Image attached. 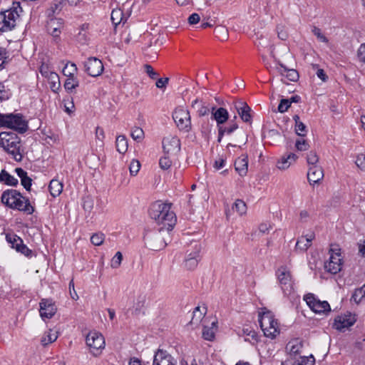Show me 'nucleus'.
Returning <instances> with one entry per match:
<instances>
[{
  "instance_id": "nucleus-1",
  "label": "nucleus",
  "mask_w": 365,
  "mask_h": 365,
  "mask_svg": "<svg viewBox=\"0 0 365 365\" xmlns=\"http://www.w3.org/2000/svg\"><path fill=\"white\" fill-rule=\"evenodd\" d=\"M149 215L158 224L163 225L162 227L173 230L176 222V216L171 210V203L162 201L153 202L149 209Z\"/></svg>"
},
{
  "instance_id": "nucleus-2",
  "label": "nucleus",
  "mask_w": 365,
  "mask_h": 365,
  "mask_svg": "<svg viewBox=\"0 0 365 365\" xmlns=\"http://www.w3.org/2000/svg\"><path fill=\"white\" fill-rule=\"evenodd\" d=\"M1 200L6 207L24 212L27 215H32L35 210L29 199L23 196L16 190L9 189L4 191L1 194Z\"/></svg>"
},
{
  "instance_id": "nucleus-3",
  "label": "nucleus",
  "mask_w": 365,
  "mask_h": 365,
  "mask_svg": "<svg viewBox=\"0 0 365 365\" xmlns=\"http://www.w3.org/2000/svg\"><path fill=\"white\" fill-rule=\"evenodd\" d=\"M165 227H160L156 230L146 231L144 235L145 245L150 250L159 251L165 247L168 242L170 241V232Z\"/></svg>"
},
{
  "instance_id": "nucleus-4",
  "label": "nucleus",
  "mask_w": 365,
  "mask_h": 365,
  "mask_svg": "<svg viewBox=\"0 0 365 365\" xmlns=\"http://www.w3.org/2000/svg\"><path fill=\"white\" fill-rule=\"evenodd\" d=\"M0 147L7 153L12 155L16 161H21L22 160L21 139L15 133H0Z\"/></svg>"
},
{
  "instance_id": "nucleus-5",
  "label": "nucleus",
  "mask_w": 365,
  "mask_h": 365,
  "mask_svg": "<svg viewBox=\"0 0 365 365\" xmlns=\"http://www.w3.org/2000/svg\"><path fill=\"white\" fill-rule=\"evenodd\" d=\"M23 11L20 3L14 1L11 6L0 15V31L5 32L12 30Z\"/></svg>"
},
{
  "instance_id": "nucleus-6",
  "label": "nucleus",
  "mask_w": 365,
  "mask_h": 365,
  "mask_svg": "<svg viewBox=\"0 0 365 365\" xmlns=\"http://www.w3.org/2000/svg\"><path fill=\"white\" fill-rule=\"evenodd\" d=\"M259 323L265 336L274 339L279 334V324L270 311L259 314Z\"/></svg>"
},
{
  "instance_id": "nucleus-7",
  "label": "nucleus",
  "mask_w": 365,
  "mask_h": 365,
  "mask_svg": "<svg viewBox=\"0 0 365 365\" xmlns=\"http://www.w3.org/2000/svg\"><path fill=\"white\" fill-rule=\"evenodd\" d=\"M0 127L11 128L20 133H25L28 129L27 123L24 120L23 115L20 113H0Z\"/></svg>"
},
{
  "instance_id": "nucleus-8",
  "label": "nucleus",
  "mask_w": 365,
  "mask_h": 365,
  "mask_svg": "<svg viewBox=\"0 0 365 365\" xmlns=\"http://www.w3.org/2000/svg\"><path fill=\"white\" fill-rule=\"evenodd\" d=\"M329 260L324 263V269L331 274H337L342 267L341 249L338 245H331L329 250Z\"/></svg>"
},
{
  "instance_id": "nucleus-9",
  "label": "nucleus",
  "mask_w": 365,
  "mask_h": 365,
  "mask_svg": "<svg viewBox=\"0 0 365 365\" xmlns=\"http://www.w3.org/2000/svg\"><path fill=\"white\" fill-rule=\"evenodd\" d=\"M173 118L178 128L185 133H188L191 130V119L189 111L182 108H177L173 113Z\"/></svg>"
},
{
  "instance_id": "nucleus-10",
  "label": "nucleus",
  "mask_w": 365,
  "mask_h": 365,
  "mask_svg": "<svg viewBox=\"0 0 365 365\" xmlns=\"http://www.w3.org/2000/svg\"><path fill=\"white\" fill-rule=\"evenodd\" d=\"M86 344L91 352L97 356L100 351L105 347V339L103 335L96 331H90L86 339Z\"/></svg>"
},
{
  "instance_id": "nucleus-11",
  "label": "nucleus",
  "mask_w": 365,
  "mask_h": 365,
  "mask_svg": "<svg viewBox=\"0 0 365 365\" xmlns=\"http://www.w3.org/2000/svg\"><path fill=\"white\" fill-rule=\"evenodd\" d=\"M277 276L284 294L289 295L294 289L290 272L286 267H281L277 271Z\"/></svg>"
},
{
  "instance_id": "nucleus-12",
  "label": "nucleus",
  "mask_w": 365,
  "mask_h": 365,
  "mask_svg": "<svg viewBox=\"0 0 365 365\" xmlns=\"http://www.w3.org/2000/svg\"><path fill=\"white\" fill-rule=\"evenodd\" d=\"M304 300L309 308L315 313H326L331 311L330 306L327 301L317 299L313 294H308L304 296Z\"/></svg>"
},
{
  "instance_id": "nucleus-13",
  "label": "nucleus",
  "mask_w": 365,
  "mask_h": 365,
  "mask_svg": "<svg viewBox=\"0 0 365 365\" xmlns=\"http://www.w3.org/2000/svg\"><path fill=\"white\" fill-rule=\"evenodd\" d=\"M356 319L354 314L348 312L344 314L337 316L332 324L333 328L340 331H344L346 329L354 325Z\"/></svg>"
},
{
  "instance_id": "nucleus-14",
  "label": "nucleus",
  "mask_w": 365,
  "mask_h": 365,
  "mask_svg": "<svg viewBox=\"0 0 365 365\" xmlns=\"http://www.w3.org/2000/svg\"><path fill=\"white\" fill-rule=\"evenodd\" d=\"M192 248V250L187 251V255L185 259V265L188 269H195L200 260V252L201 245L197 242H195Z\"/></svg>"
},
{
  "instance_id": "nucleus-15",
  "label": "nucleus",
  "mask_w": 365,
  "mask_h": 365,
  "mask_svg": "<svg viewBox=\"0 0 365 365\" xmlns=\"http://www.w3.org/2000/svg\"><path fill=\"white\" fill-rule=\"evenodd\" d=\"M6 241L11 245V247L17 252L23 254L26 257H30L32 251L27 247L21 237L15 234H7L6 236Z\"/></svg>"
},
{
  "instance_id": "nucleus-16",
  "label": "nucleus",
  "mask_w": 365,
  "mask_h": 365,
  "mask_svg": "<svg viewBox=\"0 0 365 365\" xmlns=\"http://www.w3.org/2000/svg\"><path fill=\"white\" fill-rule=\"evenodd\" d=\"M86 72L92 77L100 76L103 71V65L101 61L96 57L88 58L84 63Z\"/></svg>"
},
{
  "instance_id": "nucleus-17",
  "label": "nucleus",
  "mask_w": 365,
  "mask_h": 365,
  "mask_svg": "<svg viewBox=\"0 0 365 365\" xmlns=\"http://www.w3.org/2000/svg\"><path fill=\"white\" fill-rule=\"evenodd\" d=\"M39 307L40 316L43 319L52 318L57 311L55 303L50 299H42Z\"/></svg>"
},
{
  "instance_id": "nucleus-18",
  "label": "nucleus",
  "mask_w": 365,
  "mask_h": 365,
  "mask_svg": "<svg viewBox=\"0 0 365 365\" xmlns=\"http://www.w3.org/2000/svg\"><path fill=\"white\" fill-rule=\"evenodd\" d=\"M163 148L166 154L177 153L180 150V141L176 136H167L163 140Z\"/></svg>"
},
{
  "instance_id": "nucleus-19",
  "label": "nucleus",
  "mask_w": 365,
  "mask_h": 365,
  "mask_svg": "<svg viewBox=\"0 0 365 365\" xmlns=\"http://www.w3.org/2000/svg\"><path fill=\"white\" fill-rule=\"evenodd\" d=\"M234 107L237 110V113L241 119L245 123H250L252 120V115L250 114L251 108L245 103L241 100H237L234 102Z\"/></svg>"
},
{
  "instance_id": "nucleus-20",
  "label": "nucleus",
  "mask_w": 365,
  "mask_h": 365,
  "mask_svg": "<svg viewBox=\"0 0 365 365\" xmlns=\"http://www.w3.org/2000/svg\"><path fill=\"white\" fill-rule=\"evenodd\" d=\"M324 178V170L319 165L309 166L307 179L310 185L319 183Z\"/></svg>"
},
{
  "instance_id": "nucleus-21",
  "label": "nucleus",
  "mask_w": 365,
  "mask_h": 365,
  "mask_svg": "<svg viewBox=\"0 0 365 365\" xmlns=\"http://www.w3.org/2000/svg\"><path fill=\"white\" fill-rule=\"evenodd\" d=\"M153 365H175L172 362V356L166 351L158 349L153 359Z\"/></svg>"
},
{
  "instance_id": "nucleus-22",
  "label": "nucleus",
  "mask_w": 365,
  "mask_h": 365,
  "mask_svg": "<svg viewBox=\"0 0 365 365\" xmlns=\"http://www.w3.org/2000/svg\"><path fill=\"white\" fill-rule=\"evenodd\" d=\"M211 114L212 119L216 120L217 125L225 123L229 118V113L224 108H216L215 106H212Z\"/></svg>"
},
{
  "instance_id": "nucleus-23",
  "label": "nucleus",
  "mask_w": 365,
  "mask_h": 365,
  "mask_svg": "<svg viewBox=\"0 0 365 365\" xmlns=\"http://www.w3.org/2000/svg\"><path fill=\"white\" fill-rule=\"evenodd\" d=\"M297 158L298 156L293 153L284 155L282 156L280 159L277 161V166L280 170H286L292 164L295 163Z\"/></svg>"
},
{
  "instance_id": "nucleus-24",
  "label": "nucleus",
  "mask_w": 365,
  "mask_h": 365,
  "mask_svg": "<svg viewBox=\"0 0 365 365\" xmlns=\"http://www.w3.org/2000/svg\"><path fill=\"white\" fill-rule=\"evenodd\" d=\"M314 239V232H310L304 236L300 237L297 241L296 249L301 251H306L311 246Z\"/></svg>"
},
{
  "instance_id": "nucleus-25",
  "label": "nucleus",
  "mask_w": 365,
  "mask_h": 365,
  "mask_svg": "<svg viewBox=\"0 0 365 365\" xmlns=\"http://www.w3.org/2000/svg\"><path fill=\"white\" fill-rule=\"evenodd\" d=\"M235 168L240 176L246 175L248 170L247 157L242 155L238 158L235 162Z\"/></svg>"
},
{
  "instance_id": "nucleus-26",
  "label": "nucleus",
  "mask_w": 365,
  "mask_h": 365,
  "mask_svg": "<svg viewBox=\"0 0 365 365\" xmlns=\"http://www.w3.org/2000/svg\"><path fill=\"white\" fill-rule=\"evenodd\" d=\"M277 69L280 75L286 77L289 81L295 82L299 79V73L295 69H289L282 64H279V67Z\"/></svg>"
},
{
  "instance_id": "nucleus-27",
  "label": "nucleus",
  "mask_w": 365,
  "mask_h": 365,
  "mask_svg": "<svg viewBox=\"0 0 365 365\" xmlns=\"http://www.w3.org/2000/svg\"><path fill=\"white\" fill-rule=\"evenodd\" d=\"M63 20L61 19L51 18L48 22V31L53 36L58 37L60 34V29L62 26Z\"/></svg>"
},
{
  "instance_id": "nucleus-28",
  "label": "nucleus",
  "mask_w": 365,
  "mask_h": 365,
  "mask_svg": "<svg viewBox=\"0 0 365 365\" xmlns=\"http://www.w3.org/2000/svg\"><path fill=\"white\" fill-rule=\"evenodd\" d=\"M206 312L207 308L205 307H203L202 309H201L200 307H195L192 312V317L190 323L195 326L199 325L202 322Z\"/></svg>"
},
{
  "instance_id": "nucleus-29",
  "label": "nucleus",
  "mask_w": 365,
  "mask_h": 365,
  "mask_svg": "<svg viewBox=\"0 0 365 365\" xmlns=\"http://www.w3.org/2000/svg\"><path fill=\"white\" fill-rule=\"evenodd\" d=\"M302 344L298 339L290 341L286 346V350L290 355L296 356L301 352Z\"/></svg>"
},
{
  "instance_id": "nucleus-30",
  "label": "nucleus",
  "mask_w": 365,
  "mask_h": 365,
  "mask_svg": "<svg viewBox=\"0 0 365 365\" xmlns=\"http://www.w3.org/2000/svg\"><path fill=\"white\" fill-rule=\"evenodd\" d=\"M217 322L216 320L211 322V327L203 324L202 337L205 340L212 341L215 337V331L217 329Z\"/></svg>"
},
{
  "instance_id": "nucleus-31",
  "label": "nucleus",
  "mask_w": 365,
  "mask_h": 365,
  "mask_svg": "<svg viewBox=\"0 0 365 365\" xmlns=\"http://www.w3.org/2000/svg\"><path fill=\"white\" fill-rule=\"evenodd\" d=\"M48 189L53 197H57L63 190V184L58 180L53 179L49 183Z\"/></svg>"
},
{
  "instance_id": "nucleus-32",
  "label": "nucleus",
  "mask_w": 365,
  "mask_h": 365,
  "mask_svg": "<svg viewBox=\"0 0 365 365\" xmlns=\"http://www.w3.org/2000/svg\"><path fill=\"white\" fill-rule=\"evenodd\" d=\"M0 182L9 186H16L19 182L16 178L11 175L5 170H2L0 173Z\"/></svg>"
},
{
  "instance_id": "nucleus-33",
  "label": "nucleus",
  "mask_w": 365,
  "mask_h": 365,
  "mask_svg": "<svg viewBox=\"0 0 365 365\" xmlns=\"http://www.w3.org/2000/svg\"><path fill=\"white\" fill-rule=\"evenodd\" d=\"M48 80L51 90L54 93H58L61 88V83L58 75L56 73H50Z\"/></svg>"
},
{
  "instance_id": "nucleus-34",
  "label": "nucleus",
  "mask_w": 365,
  "mask_h": 365,
  "mask_svg": "<svg viewBox=\"0 0 365 365\" xmlns=\"http://www.w3.org/2000/svg\"><path fill=\"white\" fill-rule=\"evenodd\" d=\"M116 150L120 153H125L128 147V140L125 135H118L115 140Z\"/></svg>"
},
{
  "instance_id": "nucleus-35",
  "label": "nucleus",
  "mask_w": 365,
  "mask_h": 365,
  "mask_svg": "<svg viewBox=\"0 0 365 365\" xmlns=\"http://www.w3.org/2000/svg\"><path fill=\"white\" fill-rule=\"evenodd\" d=\"M58 338L56 332H53L51 330L46 332L41 339V344L46 346L52 342H54Z\"/></svg>"
},
{
  "instance_id": "nucleus-36",
  "label": "nucleus",
  "mask_w": 365,
  "mask_h": 365,
  "mask_svg": "<svg viewBox=\"0 0 365 365\" xmlns=\"http://www.w3.org/2000/svg\"><path fill=\"white\" fill-rule=\"evenodd\" d=\"M79 86V81L77 78L74 76L67 77L64 83V88L68 92H72L73 89Z\"/></svg>"
},
{
  "instance_id": "nucleus-37",
  "label": "nucleus",
  "mask_w": 365,
  "mask_h": 365,
  "mask_svg": "<svg viewBox=\"0 0 365 365\" xmlns=\"http://www.w3.org/2000/svg\"><path fill=\"white\" fill-rule=\"evenodd\" d=\"M77 71V66L74 63L68 62L63 68V73L67 77H71L74 76Z\"/></svg>"
},
{
  "instance_id": "nucleus-38",
  "label": "nucleus",
  "mask_w": 365,
  "mask_h": 365,
  "mask_svg": "<svg viewBox=\"0 0 365 365\" xmlns=\"http://www.w3.org/2000/svg\"><path fill=\"white\" fill-rule=\"evenodd\" d=\"M110 19L115 26L120 24L123 19V11L120 9H113L111 12Z\"/></svg>"
},
{
  "instance_id": "nucleus-39",
  "label": "nucleus",
  "mask_w": 365,
  "mask_h": 365,
  "mask_svg": "<svg viewBox=\"0 0 365 365\" xmlns=\"http://www.w3.org/2000/svg\"><path fill=\"white\" fill-rule=\"evenodd\" d=\"M64 1L65 0H54L49 9L48 16L60 12L64 5Z\"/></svg>"
},
{
  "instance_id": "nucleus-40",
  "label": "nucleus",
  "mask_w": 365,
  "mask_h": 365,
  "mask_svg": "<svg viewBox=\"0 0 365 365\" xmlns=\"http://www.w3.org/2000/svg\"><path fill=\"white\" fill-rule=\"evenodd\" d=\"M232 209L235 210L237 212L239 213V215H242L243 214H245L247 212V206L245 202L242 200H236L235 202Z\"/></svg>"
},
{
  "instance_id": "nucleus-41",
  "label": "nucleus",
  "mask_w": 365,
  "mask_h": 365,
  "mask_svg": "<svg viewBox=\"0 0 365 365\" xmlns=\"http://www.w3.org/2000/svg\"><path fill=\"white\" fill-rule=\"evenodd\" d=\"M105 240V235L102 232L94 233L91 237V242L95 246H100L103 244Z\"/></svg>"
},
{
  "instance_id": "nucleus-42",
  "label": "nucleus",
  "mask_w": 365,
  "mask_h": 365,
  "mask_svg": "<svg viewBox=\"0 0 365 365\" xmlns=\"http://www.w3.org/2000/svg\"><path fill=\"white\" fill-rule=\"evenodd\" d=\"M130 135L133 140L140 141L144 138V131L141 128L134 127L132 128Z\"/></svg>"
},
{
  "instance_id": "nucleus-43",
  "label": "nucleus",
  "mask_w": 365,
  "mask_h": 365,
  "mask_svg": "<svg viewBox=\"0 0 365 365\" xmlns=\"http://www.w3.org/2000/svg\"><path fill=\"white\" fill-rule=\"evenodd\" d=\"M314 358L312 355H311L309 357L300 356L299 359L294 362V364L296 365H314Z\"/></svg>"
},
{
  "instance_id": "nucleus-44",
  "label": "nucleus",
  "mask_w": 365,
  "mask_h": 365,
  "mask_svg": "<svg viewBox=\"0 0 365 365\" xmlns=\"http://www.w3.org/2000/svg\"><path fill=\"white\" fill-rule=\"evenodd\" d=\"M307 161L309 166L318 165L319 157L315 152L310 151L307 154Z\"/></svg>"
},
{
  "instance_id": "nucleus-45",
  "label": "nucleus",
  "mask_w": 365,
  "mask_h": 365,
  "mask_svg": "<svg viewBox=\"0 0 365 365\" xmlns=\"http://www.w3.org/2000/svg\"><path fill=\"white\" fill-rule=\"evenodd\" d=\"M123 259V255L120 252H117L116 254L114 255V257L111 259L110 266L113 268H118L122 262Z\"/></svg>"
},
{
  "instance_id": "nucleus-46",
  "label": "nucleus",
  "mask_w": 365,
  "mask_h": 365,
  "mask_svg": "<svg viewBox=\"0 0 365 365\" xmlns=\"http://www.w3.org/2000/svg\"><path fill=\"white\" fill-rule=\"evenodd\" d=\"M140 168V163L137 160H133L130 164L129 170L131 175H135Z\"/></svg>"
},
{
  "instance_id": "nucleus-47",
  "label": "nucleus",
  "mask_w": 365,
  "mask_h": 365,
  "mask_svg": "<svg viewBox=\"0 0 365 365\" xmlns=\"http://www.w3.org/2000/svg\"><path fill=\"white\" fill-rule=\"evenodd\" d=\"M172 161L168 156L162 157L159 160V165L163 170H168L170 168Z\"/></svg>"
},
{
  "instance_id": "nucleus-48",
  "label": "nucleus",
  "mask_w": 365,
  "mask_h": 365,
  "mask_svg": "<svg viewBox=\"0 0 365 365\" xmlns=\"http://www.w3.org/2000/svg\"><path fill=\"white\" fill-rule=\"evenodd\" d=\"M296 133L299 136H304L307 134V130L306 125L302 123L295 124Z\"/></svg>"
},
{
  "instance_id": "nucleus-49",
  "label": "nucleus",
  "mask_w": 365,
  "mask_h": 365,
  "mask_svg": "<svg viewBox=\"0 0 365 365\" xmlns=\"http://www.w3.org/2000/svg\"><path fill=\"white\" fill-rule=\"evenodd\" d=\"M290 101L288 99H282L280 101V103L278 106V111L279 113H284L286 112L288 108L290 107Z\"/></svg>"
},
{
  "instance_id": "nucleus-50",
  "label": "nucleus",
  "mask_w": 365,
  "mask_h": 365,
  "mask_svg": "<svg viewBox=\"0 0 365 365\" xmlns=\"http://www.w3.org/2000/svg\"><path fill=\"white\" fill-rule=\"evenodd\" d=\"M312 33L317 37V38L322 41L327 43L328 42L327 38L322 33L321 29L314 26L312 29Z\"/></svg>"
},
{
  "instance_id": "nucleus-51",
  "label": "nucleus",
  "mask_w": 365,
  "mask_h": 365,
  "mask_svg": "<svg viewBox=\"0 0 365 365\" xmlns=\"http://www.w3.org/2000/svg\"><path fill=\"white\" fill-rule=\"evenodd\" d=\"M212 128V124H210L209 121H204L201 125V131L202 134L206 136L210 134Z\"/></svg>"
},
{
  "instance_id": "nucleus-52",
  "label": "nucleus",
  "mask_w": 365,
  "mask_h": 365,
  "mask_svg": "<svg viewBox=\"0 0 365 365\" xmlns=\"http://www.w3.org/2000/svg\"><path fill=\"white\" fill-rule=\"evenodd\" d=\"M9 96L10 93L9 91L6 89L3 83H0V103L9 99Z\"/></svg>"
},
{
  "instance_id": "nucleus-53",
  "label": "nucleus",
  "mask_w": 365,
  "mask_h": 365,
  "mask_svg": "<svg viewBox=\"0 0 365 365\" xmlns=\"http://www.w3.org/2000/svg\"><path fill=\"white\" fill-rule=\"evenodd\" d=\"M295 147L297 150L304 151L308 150L309 144L305 140H297L295 143Z\"/></svg>"
},
{
  "instance_id": "nucleus-54",
  "label": "nucleus",
  "mask_w": 365,
  "mask_h": 365,
  "mask_svg": "<svg viewBox=\"0 0 365 365\" xmlns=\"http://www.w3.org/2000/svg\"><path fill=\"white\" fill-rule=\"evenodd\" d=\"M365 298V296L362 294L360 289H357L355 290L354 294L351 296V299L356 303L359 304L361 301Z\"/></svg>"
},
{
  "instance_id": "nucleus-55",
  "label": "nucleus",
  "mask_w": 365,
  "mask_h": 365,
  "mask_svg": "<svg viewBox=\"0 0 365 365\" xmlns=\"http://www.w3.org/2000/svg\"><path fill=\"white\" fill-rule=\"evenodd\" d=\"M356 165L362 170H365V155L359 154L356 157Z\"/></svg>"
},
{
  "instance_id": "nucleus-56",
  "label": "nucleus",
  "mask_w": 365,
  "mask_h": 365,
  "mask_svg": "<svg viewBox=\"0 0 365 365\" xmlns=\"http://www.w3.org/2000/svg\"><path fill=\"white\" fill-rule=\"evenodd\" d=\"M145 69L150 78L155 79L158 76V73L154 71L153 68L150 65H145Z\"/></svg>"
},
{
  "instance_id": "nucleus-57",
  "label": "nucleus",
  "mask_w": 365,
  "mask_h": 365,
  "mask_svg": "<svg viewBox=\"0 0 365 365\" xmlns=\"http://www.w3.org/2000/svg\"><path fill=\"white\" fill-rule=\"evenodd\" d=\"M21 183L27 191H29L32 185V179L30 177L26 176L21 180Z\"/></svg>"
},
{
  "instance_id": "nucleus-58",
  "label": "nucleus",
  "mask_w": 365,
  "mask_h": 365,
  "mask_svg": "<svg viewBox=\"0 0 365 365\" xmlns=\"http://www.w3.org/2000/svg\"><path fill=\"white\" fill-rule=\"evenodd\" d=\"M200 15L197 13H193L189 16L188 23L190 25H194V24H197L200 21Z\"/></svg>"
},
{
  "instance_id": "nucleus-59",
  "label": "nucleus",
  "mask_w": 365,
  "mask_h": 365,
  "mask_svg": "<svg viewBox=\"0 0 365 365\" xmlns=\"http://www.w3.org/2000/svg\"><path fill=\"white\" fill-rule=\"evenodd\" d=\"M168 78H160L158 79L155 85L158 88H164L166 87V85L168 83Z\"/></svg>"
},
{
  "instance_id": "nucleus-60",
  "label": "nucleus",
  "mask_w": 365,
  "mask_h": 365,
  "mask_svg": "<svg viewBox=\"0 0 365 365\" xmlns=\"http://www.w3.org/2000/svg\"><path fill=\"white\" fill-rule=\"evenodd\" d=\"M96 139H98V140H100L101 142H103L104 138H105V134H104V131H103V129L101 127H96Z\"/></svg>"
},
{
  "instance_id": "nucleus-61",
  "label": "nucleus",
  "mask_w": 365,
  "mask_h": 365,
  "mask_svg": "<svg viewBox=\"0 0 365 365\" xmlns=\"http://www.w3.org/2000/svg\"><path fill=\"white\" fill-rule=\"evenodd\" d=\"M40 73L41 75L47 78H49L50 73H54L55 72L51 71L48 70V68L46 65H42L40 67Z\"/></svg>"
},
{
  "instance_id": "nucleus-62",
  "label": "nucleus",
  "mask_w": 365,
  "mask_h": 365,
  "mask_svg": "<svg viewBox=\"0 0 365 365\" xmlns=\"http://www.w3.org/2000/svg\"><path fill=\"white\" fill-rule=\"evenodd\" d=\"M358 57L361 61L365 62V43L360 46L358 50Z\"/></svg>"
},
{
  "instance_id": "nucleus-63",
  "label": "nucleus",
  "mask_w": 365,
  "mask_h": 365,
  "mask_svg": "<svg viewBox=\"0 0 365 365\" xmlns=\"http://www.w3.org/2000/svg\"><path fill=\"white\" fill-rule=\"evenodd\" d=\"M198 115L200 116L207 115L211 112V107L202 106V107L198 110Z\"/></svg>"
},
{
  "instance_id": "nucleus-64",
  "label": "nucleus",
  "mask_w": 365,
  "mask_h": 365,
  "mask_svg": "<svg viewBox=\"0 0 365 365\" xmlns=\"http://www.w3.org/2000/svg\"><path fill=\"white\" fill-rule=\"evenodd\" d=\"M272 228L271 225L267 223H261L259 225V232L262 234H266Z\"/></svg>"
}]
</instances>
